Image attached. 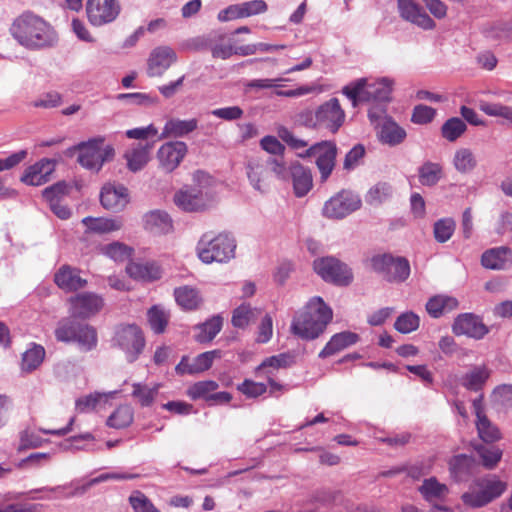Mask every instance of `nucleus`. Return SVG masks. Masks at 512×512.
I'll list each match as a JSON object with an SVG mask.
<instances>
[{
    "mask_svg": "<svg viewBox=\"0 0 512 512\" xmlns=\"http://www.w3.org/2000/svg\"><path fill=\"white\" fill-rule=\"evenodd\" d=\"M10 33L23 47L30 50H40L54 46L57 33L42 17L26 11L14 19Z\"/></svg>",
    "mask_w": 512,
    "mask_h": 512,
    "instance_id": "1",
    "label": "nucleus"
},
{
    "mask_svg": "<svg viewBox=\"0 0 512 512\" xmlns=\"http://www.w3.org/2000/svg\"><path fill=\"white\" fill-rule=\"evenodd\" d=\"M332 310L321 297L312 298L294 317L291 324L293 334L305 340L319 337L332 320Z\"/></svg>",
    "mask_w": 512,
    "mask_h": 512,
    "instance_id": "2",
    "label": "nucleus"
},
{
    "mask_svg": "<svg viewBox=\"0 0 512 512\" xmlns=\"http://www.w3.org/2000/svg\"><path fill=\"white\" fill-rule=\"evenodd\" d=\"M235 248V239L229 234L213 235L209 232L200 238L197 244V254L199 259L206 264L225 263L234 258Z\"/></svg>",
    "mask_w": 512,
    "mask_h": 512,
    "instance_id": "3",
    "label": "nucleus"
},
{
    "mask_svg": "<svg viewBox=\"0 0 512 512\" xmlns=\"http://www.w3.org/2000/svg\"><path fill=\"white\" fill-rule=\"evenodd\" d=\"M55 337L61 342H75L82 352H90L96 349L98 344L97 331L93 326L71 318L59 321L55 329Z\"/></svg>",
    "mask_w": 512,
    "mask_h": 512,
    "instance_id": "4",
    "label": "nucleus"
},
{
    "mask_svg": "<svg viewBox=\"0 0 512 512\" xmlns=\"http://www.w3.org/2000/svg\"><path fill=\"white\" fill-rule=\"evenodd\" d=\"M76 151L79 152V164L93 172H99L103 164L112 160L115 155L114 148L110 145L104 146V139L101 137L81 142L67 149L66 154L72 156Z\"/></svg>",
    "mask_w": 512,
    "mask_h": 512,
    "instance_id": "5",
    "label": "nucleus"
},
{
    "mask_svg": "<svg viewBox=\"0 0 512 512\" xmlns=\"http://www.w3.org/2000/svg\"><path fill=\"white\" fill-rule=\"evenodd\" d=\"M506 488L505 482L495 475H490L477 479L470 490L462 495L461 499L465 505L471 508H479L500 497Z\"/></svg>",
    "mask_w": 512,
    "mask_h": 512,
    "instance_id": "6",
    "label": "nucleus"
},
{
    "mask_svg": "<svg viewBox=\"0 0 512 512\" xmlns=\"http://www.w3.org/2000/svg\"><path fill=\"white\" fill-rule=\"evenodd\" d=\"M343 94L352 101L354 106L363 101L386 102L391 94V81L383 78L373 83H367L366 79L361 78L354 84L345 86Z\"/></svg>",
    "mask_w": 512,
    "mask_h": 512,
    "instance_id": "7",
    "label": "nucleus"
},
{
    "mask_svg": "<svg viewBox=\"0 0 512 512\" xmlns=\"http://www.w3.org/2000/svg\"><path fill=\"white\" fill-rule=\"evenodd\" d=\"M370 262L372 269L388 282L402 283L410 275V264L404 257H393L390 254L375 255Z\"/></svg>",
    "mask_w": 512,
    "mask_h": 512,
    "instance_id": "8",
    "label": "nucleus"
},
{
    "mask_svg": "<svg viewBox=\"0 0 512 512\" xmlns=\"http://www.w3.org/2000/svg\"><path fill=\"white\" fill-rule=\"evenodd\" d=\"M300 158L316 157V166L320 172V181L326 182L336 165L337 146L332 141H321L297 154Z\"/></svg>",
    "mask_w": 512,
    "mask_h": 512,
    "instance_id": "9",
    "label": "nucleus"
},
{
    "mask_svg": "<svg viewBox=\"0 0 512 512\" xmlns=\"http://www.w3.org/2000/svg\"><path fill=\"white\" fill-rule=\"evenodd\" d=\"M113 342L115 346L124 351L126 359L130 363L137 360L145 347L142 330L133 324L118 327Z\"/></svg>",
    "mask_w": 512,
    "mask_h": 512,
    "instance_id": "10",
    "label": "nucleus"
},
{
    "mask_svg": "<svg viewBox=\"0 0 512 512\" xmlns=\"http://www.w3.org/2000/svg\"><path fill=\"white\" fill-rule=\"evenodd\" d=\"M313 267L323 280L336 285L347 286L353 280L352 270L334 257L316 259Z\"/></svg>",
    "mask_w": 512,
    "mask_h": 512,
    "instance_id": "11",
    "label": "nucleus"
},
{
    "mask_svg": "<svg viewBox=\"0 0 512 512\" xmlns=\"http://www.w3.org/2000/svg\"><path fill=\"white\" fill-rule=\"evenodd\" d=\"M361 207L360 197L348 190H342L327 200L322 214L329 219H343Z\"/></svg>",
    "mask_w": 512,
    "mask_h": 512,
    "instance_id": "12",
    "label": "nucleus"
},
{
    "mask_svg": "<svg viewBox=\"0 0 512 512\" xmlns=\"http://www.w3.org/2000/svg\"><path fill=\"white\" fill-rule=\"evenodd\" d=\"M120 11L121 5L118 0H87L86 3L88 21L95 27L114 22Z\"/></svg>",
    "mask_w": 512,
    "mask_h": 512,
    "instance_id": "13",
    "label": "nucleus"
},
{
    "mask_svg": "<svg viewBox=\"0 0 512 512\" xmlns=\"http://www.w3.org/2000/svg\"><path fill=\"white\" fill-rule=\"evenodd\" d=\"M69 303L71 316L84 320L102 310L104 299L94 292H81L70 297Z\"/></svg>",
    "mask_w": 512,
    "mask_h": 512,
    "instance_id": "14",
    "label": "nucleus"
},
{
    "mask_svg": "<svg viewBox=\"0 0 512 512\" xmlns=\"http://www.w3.org/2000/svg\"><path fill=\"white\" fill-rule=\"evenodd\" d=\"M319 129L336 133L345 121V112L337 98H331L316 109Z\"/></svg>",
    "mask_w": 512,
    "mask_h": 512,
    "instance_id": "15",
    "label": "nucleus"
},
{
    "mask_svg": "<svg viewBox=\"0 0 512 512\" xmlns=\"http://www.w3.org/2000/svg\"><path fill=\"white\" fill-rule=\"evenodd\" d=\"M188 152V147L182 141H170L160 146L157 151L159 166L167 173L174 171Z\"/></svg>",
    "mask_w": 512,
    "mask_h": 512,
    "instance_id": "16",
    "label": "nucleus"
},
{
    "mask_svg": "<svg viewBox=\"0 0 512 512\" xmlns=\"http://www.w3.org/2000/svg\"><path fill=\"white\" fill-rule=\"evenodd\" d=\"M174 202L184 211L198 212L205 210L209 206L211 197L208 192L193 187L177 192L174 196Z\"/></svg>",
    "mask_w": 512,
    "mask_h": 512,
    "instance_id": "17",
    "label": "nucleus"
},
{
    "mask_svg": "<svg viewBox=\"0 0 512 512\" xmlns=\"http://www.w3.org/2000/svg\"><path fill=\"white\" fill-rule=\"evenodd\" d=\"M452 329L456 335H465L476 340L483 339L489 333V328L482 319L472 313L459 315Z\"/></svg>",
    "mask_w": 512,
    "mask_h": 512,
    "instance_id": "18",
    "label": "nucleus"
},
{
    "mask_svg": "<svg viewBox=\"0 0 512 512\" xmlns=\"http://www.w3.org/2000/svg\"><path fill=\"white\" fill-rule=\"evenodd\" d=\"M397 6L404 20L424 30L435 28V21L414 0H398Z\"/></svg>",
    "mask_w": 512,
    "mask_h": 512,
    "instance_id": "19",
    "label": "nucleus"
},
{
    "mask_svg": "<svg viewBox=\"0 0 512 512\" xmlns=\"http://www.w3.org/2000/svg\"><path fill=\"white\" fill-rule=\"evenodd\" d=\"M100 202L105 209L120 212L129 202L128 189L123 185L107 183L101 189Z\"/></svg>",
    "mask_w": 512,
    "mask_h": 512,
    "instance_id": "20",
    "label": "nucleus"
},
{
    "mask_svg": "<svg viewBox=\"0 0 512 512\" xmlns=\"http://www.w3.org/2000/svg\"><path fill=\"white\" fill-rule=\"evenodd\" d=\"M246 173L252 187L260 192H265L269 186L270 170L265 157H255L248 160Z\"/></svg>",
    "mask_w": 512,
    "mask_h": 512,
    "instance_id": "21",
    "label": "nucleus"
},
{
    "mask_svg": "<svg viewBox=\"0 0 512 512\" xmlns=\"http://www.w3.org/2000/svg\"><path fill=\"white\" fill-rule=\"evenodd\" d=\"M176 60L177 55L172 48L168 46L155 48L148 59V75L161 76Z\"/></svg>",
    "mask_w": 512,
    "mask_h": 512,
    "instance_id": "22",
    "label": "nucleus"
},
{
    "mask_svg": "<svg viewBox=\"0 0 512 512\" xmlns=\"http://www.w3.org/2000/svg\"><path fill=\"white\" fill-rule=\"evenodd\" d=\"M54 169L55 161L47 158L41 159L25 170L21 181L32 186L43 185L49 181Z\"/></svg>",
    "mask_w": 512,
    "mask_h": 512,
    "instance_id": "23",
    "label": "nucleus"
},
{
    "mask_svg": "<svg viewBox=\"0 0 512 512\" xmlns=\"http://www.w3.org/2000/svg\"><path fill=\"white\" fill-rule=\"evenodd\" d=\"M153 146L154 143L148 141L132 144L124 154L128 169L132 172L142 170L150 160V153Z\"/></svg>",
    "mask_w": 512,
    "mask_h": 512,
    "instance_id": "24",
    "label": "nucleus"
},
{
    "mask_svg": "<svg viewBox=\"0 0 512 512\" xmlns=\"http://www.w3.org/2000/svg\"><path fill=\"white\" fill-rule=\"evenodd\" d=\"M54 282L66 292L78 291L87 285V280L80 276L79 270L69 265H63L58 269L54 275Z\"/></svg>",
    "mask_w": 512,
    "mask_h": 512,
    "instance_id": "25",
    "label": "nucleus"
},
{
    "mask_svg": "<svg viewBox=\"0 0 512 512\" xmlns=\"http://www.w3.org/2000/svg\"><path fill=\"white\" fill-rule=\"evenodd\" d=\"M481 264L492 270H504L512 265V250L508 247H497L485 251Z\"/></svg>",
    "mask_w": 512,
    "mask_h": 512,
    "instance_id": "26",
    "label": "nucleus"
},
{
    "mask_svg": "<svg viewBox=\"0 0 512 512\" xmlns=\"http://www.w3.org/2000/svg\"><path fill=\"white\" fill-rule=\"evenodd\" d=\"M290 179L292 180L294 193L297 197L305 196L313 186L310 169L304 167L298 161L291 163Z\"/></svg>",
    "mask_w": 512,
    "mask_h": 512,
    "instance_id": "27",
    "label": "nucleus"
},
{
    "mask_svg": "<svg viewBox=\"0 0 512 512\" xmlns=\"http://www.w3.org/2000/svg\"><path fill=\"white\" fill-rule=\"evenodd\" d=\"M197 127L198 120L196 118L188 120L171 118L165 123L159 139L181 138L195 131Z\"/></svg>",
    "mask_w": 512,
    "mask_h": 512,
    "instance_id": "28",
    "label": "nucleus"
},
{
    "mask_svg": "<svg viewBox=\"0 0 512 512\" xmlns=\"http://www.w3.org/2000/svg\"><path fill=\"white\" fill-rule=\"evenodd\" d=\"M173 295L177 305L185 311L198 309L203 301L199 290L188 285L175 288Z\"/></svg>",
    "mask_w": 512,
    "mask_h": 512,
    "instance_id": "29",
    "label": "nucleus"
},
{
    "mask_svg": "<svg viewBox=\"0 0 512 512\" xmlns=\"http://www.w3.org/2000/svg\"><path fill=\"white\" fill-rule=\"evenodd\" d=\"M359 340V336L356 333L350 331H343L337 333L331 337L329 342L325 345V347L319 353L320 358H327L332 356L341 350L357 343Z\"/></svg>",
    "mask_w": 512,
    "mask_h": 512,
    "instance_id": "30",
    "label": "nucleus"
},
{
    "mask_svg": "<svg viewBox=\"0 0 512 512\" xmlns=\"http://www.w3.org/2000/svg\"><path fill=\"white\" fill-rule=\"evenodd\" d=\"M126 272L135 280L155 281L161 277L160 267L153 262H131L126 266Z\"/></svg>",
    "mask_w": 512,
    "mask_h": 512,
    "instance_id": "31",
    "label": "nucleus"
},
{
    "mask_svg": "<svg viewBox=\"0 0 512 512\" xmlns=\"http://www.w3.org/2000/svg\"><path fill=\"white\" fill-rule=\"evenodd\" d=\"M406 136L405 129L390 118L384 120L378 132L380 142L389 146L401 144Z\"/></svg>",
    "mask_w": 512,
    "mask_h": 512,
    "instance_id": "32",
    "label": "nucleus"
},
{
    "mask_svg": "<svg viewBox=\"0 0 512 512\" xmlns=\"http://www.w3.org/2000/svg\"><path fill=\"white\" fill-rule=\"evenodd\" d=\"M458 306L456 298L447 295H436L426 303V311L433 318H439L445 313L451 312Z\"/></svg>",
    "mask_w": 512,
    "mask_h": 512,
    "instance_id": "33",
    "label": "nucleus"
},
{
    "mask_svg": "<svg viewBox=\"0 0 512 512\" xmlns=\"http://www.w3.org/2000/svg\"><path fill=\"white\" fill-rule=\"evenodd\" d=\"M418 490L428 502L442 501L449 493L447 485L440 483L435 477L425 479Z\"/></svg>",
    "mask_w": 512,
    "mask_h": 512,
    "instance_id": "34",
    "label": "nucleus"
},
{
    "mask_svg": "<svg viewBox=\"0 0 512 512\" xmlns=\"http://www.w3.org/2000/svg\"><path fill=\"white\" fill-rule=\"evenodd\" d=\"M82 223L86 228L94 233L104 234L112 231L120 230L122 227V221L120 218H93L85 217Z\"/></svg>",
    "mask_w": 512,
    "mask_h": 512,
    "instance_id": "35",
    "label": "nucleus"
},
{
    "mask_svg": "<svg viewBox=\"0 0 512 512\" xmlns=\"http://www.w3.org/2000/svg\"><path fill=\"white\" fill-rule=\"evenodd\" d=\"M170 320V312L162 305H153L147 311V321L155 334H162Z\"/></svg>",
    "mask_w": 512,
    "mask_h": 512,
    "instance_id": "36",
    "label": "nucleus"
},
{
    "mask_svg": "<svg viewBox=\"0 0 512 512\" xmlns=\"http://www.w3.org/2000/svg\"><path fill=\"white\" fill-rule=\"evenodd\" d=\"M474 465L475 461L472 457L461 454L450 460L449 470L456 481H463L472 473Z\"/></svg>",
    "mask_w": 512,
    "mask_h": 512,
    "instance_id": "37",
    "label": "nucleus"
},
{
    "mask_svg": "<svg viewBox=\"0 0 512 512\" xmlns=\"http://www.w3.org/2000/svg\"><path fill=\"white\" fill-rule=\"evenodd\" d=\"M145 227L153 233L165 234L172 229V221L166 212L156 210L146 214Z\"/></svg>",
    "mask_w": 512,
    "mask_h": 512,
    "instance_id": "38",
    "label": "nucleus"
},
{
    "mask_svg": "<svg viewBox=\"0 0 512 512\" xmlns=\"http://www.w3.org/2000/svg\"><path fill=\"white\" fill-rule=\"evenodd\" d=\"M223 325V319L220 316H213L205 323L197 326L198 333L195 339L199 343L210 342L220 332Z\"/></svg>",
    "mask_w": 512,
    "mask_h": 512,
    "instance_id": "39",
    "label": "nucleus"
},
{
    "mask_svg": "<svg viewBox=\"0 0 512 512\" xmlns=\"http://www.w3.org/2000/svg\"><path fill=\"white\" fill-rule=\"evenodd\" d=\"M455 169L463 174L470 173L477 166V159L469 148H459L453 157Z\"/></svg>",
    "mask_w": 512,
    "mask_h": 512,
    "instance_id": "40",
    "label": "nucleus"
},
{
    "mask_svg": "<svg viewBox=\"0 0 512 512\" xmlns=\"http://www.w3.org/2000/svg\"><path fill=\"white\" fill-rule=\"evenodd\" d=\"M488 378V369L484 366H476L463 376L462 385L469 390L478 391Z\"/></svg>",
    "mask_w": 512,
    "mask_h": 512,
    "instance_id": "41",
    "label": "nucleus"
},
{
    "mask_svg": "<svg viewBox=\"0 0 512 512\" xmlns=\"http://www.w3.org/2000/svg\"><path fill=\"white\" fill-rule=\"evenodd\" d=\"M260 311L252 308L249 304H242L233 311L231 322L236 328H245L249 323L255 321Z\"/></svg>",
    "mask_w": 512,
    "mask_h": 512,
    "instance_id": "42",
    "label": "nucleus"
},
{
    "mask_svg": "<svg viewBox=\"0 0 512 512\" xmlns=\"http://www.w3.org/2000/svg\"><path fill=\"white\" fill-rule=\"evenodd\" d=\"M419 181L424 186L436 185L442 177V167L438 163L425 162L418 170Z\"/></svg>",
    "mask_w": 512,
    "mask_h": 512,
    "instance_id": "43",
    "label": "nucleus"
},
{
    "mask_svg": "<svg viewBox=\"0 0 512 512\" xmlns=\"http://www.w3.org/2000/svg\"><path fill=\"white\" fill-rule=\"evenodd\" d=\"M45 358V349L40 345H33L22 356L21 368L24 372L36 370Z\"/></svg>",
    "mask_w": 512,
    "mask_h": 512,
    "instance_id": "44",
    "label": "nucleus"
},
{
    "mask_svg": "<svg viewBox=\"0 0 512 512\" xmlns=\"http://www.w3.org/2000/svg\"><path fill=\"white\" fill-rule=\"evenodd\" d=\"M294 362L293 356L288 353H281L278 355H274L266 358L257 368L256 372L258 374H266L267 371H271L270 369H280L287 368L291 366Z\"/></svg>",
    "mask_w": 512,
    "mask_h": 512,
    "instance_id": "45",
    "label": "nucleus"
},
{
    "mask_svg": "<svg viewBox=\"0 0 512 512\" xmlns=\"http://www.w3.org/2000/svg\"><path fill=\"white\" fill-rule=\"evenodd\" d=\"M466 129L467 126L462 119L458 117H452L445 121L444 124L442 125L441 135L447 141L455 142L464 134Z\"/></svg>",
    "mask_w": 512,
    "mask_h": 512,
    "instance_id": "46",
    "label": "nucleus"
},
{
    "mask_svg": "<svg viewBox=\"0 0 512 512\" xmlns=\"http://www.w3.org/2000/svg\"><path fill=\"white\" fill-rule=\"evenodd\" d=\"M159 388V384H155L154 386L149 387L140 383H134L132 396L138 399L141 406L148 407L151 406L154 402Z\"/></svg>",
    "mask_w": 512,
    "mask_h": 512,
    "instance_id": "47",
    "label": "nucleus"
},
{
    "mask_svg": "<svg viewBox=\"0 0 512 512\" xmlns=\"http://www.w3.org/2000/svg\"><path fill=\"white\" fill-rule=\"evenodd\" d=\"M116 392L99 393L95 392L76 400V409L79 412L93 410L101 402H107Z\"/></svg>",
    "mask_w": 512,
    "mask_h": 512,
    "instance_id": "48",
    "label": "nucleus"
},
{
    "mask_svg": "<svg viewBox=\"0 0 512 512\" xmlns=\"http://www.w3.org/2000/svg\"><path fill=\"white\" fill-rule=\"evenodd\" d=\"M133 421V412L129 406H120L107 419V425L121 429L129 426Z\"/></svg>",
    "mask_w": 512,
    "mask_h": 512,
    "instance_id": "49",
    "label": "nucleus"
},
{
    "mask_svg": "<svg viewBox=\"0 0 512 512\" xmlns=\"http://www.w3.org/2000/svg\"><path fill=\"white\" fill-rule=\"evenodd\" d=\"M476 427L480 438L487 442L492 443L500 439L499 429L491 423L487 416L477 419Z\"/></svg>",
    "mask_w": 512,
    "mask_h": 512,
    "instance_id": "50",
    "label": "nucleus"
},
{
    "mask_svg": "<svg viewBox=\"0 0 512 512\" xmlns=\"http://www.w3.org/2000/svg\"><path fill=\"white\" fill-rule=\"evenodd\" d=\"M265 158L270 170V175L274 174L277 179L282 181L290 180L291 164L286 166L283 156H267Z\"/></svg>",
    "mask_w": 512,
    "mask_h": 512,
    "instance_id": "51",
    "label": "nucleus"
},
{
    "mask_svg": "<svg viewBox=\"0 0 512 512\" xmlns=\"http://www.w3.org/2000/svg\"><path fill=\"white\" fill-rule=\"evenodd\" d=\"M420 318L415 313L409 311L399 315L394 323V328L402 333L408 334L419 328Z\"/></svg>",
    "mask_w": 512,
    "mask_h": 512,
    "instance_id": "52",
    "label": "nucleus"
},
{
    "mask_svg": "<svg viewBox=\"0 0 512 512\" xmlns=\"http://www.w3.org/2000/svg\"><path fill=\"white\" fill-rule=\"evenodd\" d=\"M455 221L451 218H443L434 223L433 233L439 243L447 242L454 233Z\"/></svg>",
    "mask_w": 512,
    "mask_h": 512,
    "instance_id": "53",
    "label": "nucleus"
},
{
    "mask_svg": "<svg viewBox=\"0 0 512 512\" xmlns=\"http://www.w3.org/2000/svg\"><path fill=\"white\" fill-rule=\"evenodd\" d=\"M218 388V383L212 380L199 381L188 388L187 394L190 398L196 400L204 398L209 401V396Z\"/></svg>",
    "mask_w": 512,
    "mask_h": 512,
    "instance_id": "54",
    "label": "nucleus"
},
{
    "mask_svg": "<svg viewBox=\"0 0 512 512\" xmlns=\"http://www.w3.org/2000/svg\"><path fill=\"white\" fill-rule=\"evenodd\" d=\"M477 453L487 469H493L502 457V450L495 446L481 445L477 448Z\"/></svg>",
    "mask_w": 512,
    "mask_h": 512,
    "instance_id": "55",
    "label": "nucleus"
},
{
    "mask_svg": "<svg viewBox=\"0 0 512 512\" xmlns=\"http://www.w3.org/2000/svg\"><path fill=\"white\" fill-rule=\"evenodd\" d=\"M392 195V187L387 183H377L367 193L366 201L371 205H378Z\"/></svg>",
    "mask_w": 512,
    "mask_h": 512,
    "instance_id": "56",
    "label": "nucleus"
},
{
    "mask_svg": "<svg viewBox=\"0 0 512 512\" xmlns=\"http://www.w3.org/2000/svg\"><path fill=\"white\" fill-rule=\"evenodd\" d=\"M103 253L115 261H124L131 256L132 249L121 242H113L102 248Z\"/></svg>",
    "mask_w": 512,
    "mask_h": 512,
    "instance_id": "57",
    "label": "nucleus"
},
{
    "mask_svg": "<svg viewBox=\"0 0 512 512\" xmlns=\"http://www.w3.org/2000/svg\"><path fill=\"white\" fill-rule=\"evenodd\" d=\"M129 503L136 512H160L149 498L140 491H134L130 495Z\"/></svg>",
    "mask_w": 512,
    "mask_h": 512,
    "instance_id": "58",
    "label": "nucleus"
},
{
    "mask_svg": "<svg viewBox=\"0 0 512 512\" xmlns=\"http://www.w3.org/2000/svg\"><path fill=\"white\" fill-rule=\"evenodd\" d=\"M480 109L489 116L502 117L506 120L512 121V107L510 106H505L499 103L483 102L480 104Z\"/></svg>",
    "mask_w": 512,
    "mask_h": 512,
    "instance_id": "59",
    "label": "nucleus"
},
{
    "mask_svg": "<svg viewBox=\"0 0 512 512\" xmlns=\"http://www.w3.org/2000/svg\"><path fill=\"white\" fill-rule=\"evenodd\" d=\"M436 115V110L426 105H416L413 109L411 121L415 124L424 125L430 123Z\"/></svg>",
    "mask_w": 512,
    "mask_h": 512,
    "instance_id": "60",
    "label": "nucleus"
},
{
    "mask_svg": "<svg viewBox=\"0 0 512 512\" xmlns=\"http://www.w3.org/2000/svg\"><path fill=\"white\" fill-rule=\"evenodd\" d=\"M277 135L293 150H300L308 146V141L296 137L288 128L284 126L278 128Z\"/></svg>",
    "mask_w": 512,
    "mask_h": 512,
    "instance_id": "61",
    "label": "nucleus"
},
{
    "mask_svg": "<svg viewBox=\"0 0 512 512\" xmlns=\"http://www.w3.org/2000/svg\"><path fill=\"white\" fill-rule=\"evenodd\" d=\"M238 390L248 398H256L267 391V386L264 383L245 379L240 385H238Z\"/></svg>",
    "mask_w": 512,
    "mask_h": 512,
    "instance_id": "62",
    "label": "nucleus"
},
{
    "mask_svg": "<svg viewBox=\"0 0 512 512\" xmlns=\"http://www.w3.org/2000/svg\"><path fill=\"white\" fill-rule=\"evenodd\" d=\"M217 357H220L219 350L207 351L199 354L192 361L194 365V371H196V373H200L208 370L212 366L214 359Z\"/></svg>",
    "mask_w": 512,
    "mask_h": 512,
    "instance_id": "63",
    "label": "nucleus"
},
{
    "mask_svg": "<svg viewBox=\"0 0 512 512\" xmlns=\"http://www.w3.org/2000/svg\"><path fill=\"white\" fill-rule=\"evenodd\" d=\"M493 401L504 409L512 407V385H501L493 391Z\"/></svg>",
    "mask_w": 512,
    "mask_h": 512,
    "instance_id": "64",
    "label": "nucleus"
}]
</instances>
